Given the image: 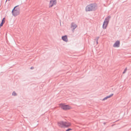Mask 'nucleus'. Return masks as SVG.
I'll list each match as a JSON object with an SVG mask.
<instances>
[{"label":"nucleus","instance_id":"obj_11","mask_svg":"<svg viewBox=\"0 0 131 131\" xmlns=\"http://www.w3.org/2000/svg\"><path fill=\"white\" fill-rule=\"evenodd\" d=\"M70 125L71 124L70 123L65 122L64 126L68 127L70 126Z\"/></svg>","mask_w":131,"mask_h":131},{"label":"nucleus","instance_id":"obj_13","mask_svg":"<svg viewBox=\"0 0 131 131\" xmlns=\"http://www.w3.org/2000/svg\"><path fill=\"white\" fill-rule=\"evenodd\" d=\"M127 68H125L124 70V72H123V73H125L127 71Z\"/></svg>","mask_w":131,"mask_h":131},{"label":"nucleus","instance_id":"obj_4","mask_svg":"<svg viewBox=\"0 0 131 131\" xmlns=\"http://www.w3.org/2000/svg\"><path fill=\"white\" fill-rule=\"evenodd\" d=\"M110 18V17L108 16L105 19L103 24V28L105 29L106 28Z\"/></svg>","mask_w":131,"mask_h":131},{"label":"nucleus","instance_id":"obj_12","mask_svg":"<svg viewBox=\"0 0 131 131\" xmlns=\"http://www.w3.org/2000/svg\"><path fill=\"white\" fill-rule=\"evenodd\" d=\"M12 95L13 96H16L17 95V94L16 93H15V91H14L12 93Z\"/></svg>","mask_w":131,"mask_h":131},{"label":"nucleus","instance_id":"obj_5","mask_svg":"<svg viewBox=\"0 0 131 131\" xmlns=\"http://www.w3.org/2000/svg\"><path fill=\"white\" fill-rule=\"evenodd\" d=\"M57 3V0H50L49 5V7H52L53 6L55 5Z\"/></svg>","mask_w":131,"mask_h":131},{"label":"nucleus","instance_id":"obj_1","mask_svg":"<svg viewBox=\"0 0 131 131\" xmlns=\"http://www.w3.org/2000/svg\"><path fill=\"white\" fill-rule=\"evenodd\" d=\"M97 8L96 4H91L88 5L86 7L85 10L86 11H90L95 10Z\"/></svg>","mask_w":131,"mask_h":131},{"label":"nucleus","instance_id":"obj_15","mask_svg":"<svg viewBox=\"0 0 131 131\" xmlns=\"http://www.w3.org/2000/svg\"><path fill=\"white\" fill-rule=\"evenodd\" d=\"M34 68V67H31L30 68V69H33Z\"/></svg>","mask_w":131,"mask_h":131},{"label":"nucleus","instance_id":"obj_14","mask_svg":"<svg viewBox=\"0 0 131 131\" xmlns=\"http://www.w3.org/2000/svg\"><path fill=\"white\" fill-rule=\"evenodd\" d=\"M71 130H72V129H71L69 128V129H67L66 131H69Z\"/></svg>","mask_w":131,"mask_h":131},{"label":"nucleus","instance_id":"obj_3","mask_svg":"<svg viewBox=\"0 0 131 131\" xmlns=\"http://www.w3.org/2000/svg\"><path fill=\"white\" fill-rule=\"evenodd\" d=\"M12 13L13 16H15L18 15L20 13V9L18 6H15L13 9Z\"/></svg>","mask_w":131,"mask_h":131},{"label":"nucleus","instance_id":"obj_7","mask_svg":"<svg viewBox=\"0 0 131 131\" xmlns=\"http://www.w3.org/2000/svg\"><path fill=\"white\" fill-rule=\"evenodd\" d=\"M120 45V42L119 41H117L113 45V47H119Z\"/></svg>","mask_w":131,"mask_h":131},{"label":"nucleus","instance_id":"obj_8","mask_svg":"<svg viewBox=\"0 0 131 131\" xmlns=\"http://www.w3.org/2000/svg\"><path fill=\"white\" fill-rule=\"evenodd\" d=\"M65 123V122L61 121L59 122L58 124L59 126L61 127H63L64 126Z\"/></svg>","mask_w":131,"mask_h":131},{"label":"nucleus","instance_id":"obj_6","mask_svg":"<svg viewBox=\"0 0 131 131\" xmlns=\"http://www.w3.org/2000/svg\"><path fill=\"white\" fill-rule=\"evenodd\" d=\"M77 25L74 23H72L71 25V28L72 31L73 32L74 29L77 27Z\"/></svg>","mask_w":131,"mask_h":131},{"label":"nucleus","instance_id":"obj_9","mask_svg":"<svg viewBox=\"0 0 131 131\" xmlns=\"http://www.w3.org/2000/svg\"><path fill=\"white\" fill-rule=\"evenodd\" d=\"M113 95V94H111L109 96H107L105 97L104 99H103L102 100L103 101H104L105 100H107V99L110 98L112 97Z\"/></svg>","mask_w":131,"mask_h":131},{"label":"nucleus","instance_id":"obj_10","mask_svg":"<svg viewBox=\"0 0 131 131\" xmlns=\"http://www.w3.org/2000/svg\"><path fill=\"white\" fill-rule=\"evenodd\" d=\"M62 39L63 41L66 42H67L68 40L67 36L62 37Z\"/></svg>","mask_w":131,"mask_h":131},{"label":"nucleus","instance_id":"obj_2","mask_svg":"<svg viewBox=\"0 0 131 131\" xmlns=\"http://www.w3.org/2000/svg\"><path fill=\"white\" fill-rule=\"evenodd\" d=\"M59 106L60 108L64 111L69 110L72 109V107L71 106L64 104H60Z\"/></svg>","mask_w":131,"mask_h":131}]
</instances>
